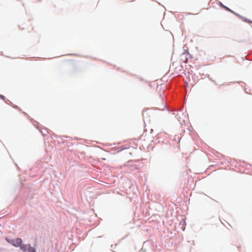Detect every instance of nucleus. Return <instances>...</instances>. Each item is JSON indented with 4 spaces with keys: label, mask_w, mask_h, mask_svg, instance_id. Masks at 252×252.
I'll list each match as a JSON object with an SVG mask.
<instances>
[{
    "label": "nucleus",
    "mask_w": 252,
    "mask_h": 252,
    "mask_svg": "<svg viewBox=\"0 0 252 252\" xmlns=\"http://www.w3.org/2000/svg\"><path fill=\"white\" fill-rule=\"evenodd\" d=\"M243 21H245V22H248V23H252V22L248 20V19H246V18H242Z\"/></svg>",
    "instance_id": "4"
},
{
    "label": "nucleus",
    "mask_w": 252,
    "mask_h": 252,
    "mask_svg": "<svg viewBox=\"0 0 252 252\" xmlns=\"http://www.w3.org/2000/svg\"><path fill=\"white\" fill-rule=\"evenodd\" d=\"M21 250L23 252H35L34 249L30 246L29 245H24L21 247Z\"/></svg>",
    "instance_id": "2"
},
{
    "label": "nucleus",
    "mask_w": 252,
    "mask_h": 252,
    "mask_svg": "<svg viewBox=\"0 0 252 252\" xmlns=\"http://www.w3.org/2000/svg\"><path fill=\"white\" fill-rule=\"evenodd\" d=\"M0 97L1 99H2L4 100V96H3V95H0Z\"/></svg>",
    "instance_id": "5"
},
{
    "label": "nucleus",
    "mask_w": 252,
    "mask_h": 252,
    "mask_svg": "<svg viewBox=\"0 0 252 252\" xmlns=\"http://www.w3.org/2000/svg\"><path fill=\"white\" fill-rule=\"evenodd\" d=\"M223 7H224L226 10H228V11H230V12H231L233 13V12L231 9H230L229 8H228V7H227L225 6H223Z\"/></svg>",
    "instance_id": "3"
},
{
    "label": "nucleus",
    "mask_w": 252,
    "mask_h": 252,
    "mask_svg": "<svg viewBox=\"0 0 252 252\" xmlns=\"http://www.w3.org/2000/svg\"><path fill=\"white\" fill-rule=\"evenodd\" d=\"M5 240L8 243L16 247H19L21 246L23 242L22 240L19 238H17L15 239H9L6 238Z\"/></svg>",
    "instance_id": "1"
}]
</instances>
